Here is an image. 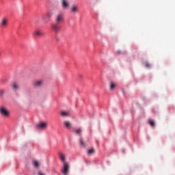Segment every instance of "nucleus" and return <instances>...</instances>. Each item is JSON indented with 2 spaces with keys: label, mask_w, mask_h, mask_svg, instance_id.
<instances>
[{
  "label": "nucleus",
  "mask_w": 175,
  "mask_h": 175,
  "mask_svg": "<svg viewBox=\"0 0 175 175\" xmlns=\"http://www.w3.org/2000/svg\"><path fill=\"white\" fill-rule=\"evenodd\" d=\"M0 114L4 118H9L10 116L9 109L5 106H0Z\"/></svg>",
  "instance_id": "nucleus-1"
},
{
  "label": "nucleus",
  "mask_w": 175,
  "mask_h": 175,
  "mask_svg": "<svg viewBox=\"0 0 175 175\" xmlns=\"http://www.w3.org/2000/svg\"><path fill=\"white\" fill-rule=\"evenodd\" d=\"M55 21L57 24H62L65 21L64 14L63 13L56 14L55 16Z\"/></svg>",
  "instance_id": "nucleus-2"
},
{
  "label": "nucleus",
  "mask_w": 175,
  "mask_h": 175,
  "mask_svg": "<svg viewBox=\"0 0 175 175\" xmlns=\"http://www.w3.org/2000/svg\"><path fill=\"white\" fill-rule=\"evenodd\" d=\"M70 172V164L68 162H64L63 168L62 169V173L63 175H68Z\"/></svg>",
  "instance_id": "nucleus-3"
},
{
  "label": "nucleus",
  "mask_w": 175,
  "mask_h": 175,
  "mask_svg": "<svg viewBox=\"0 0 175 175\" xmlns=\"http://www.w3.org/2000/svg\"><path fill=\"white\" fill-rule=\"evenodd\" d=\"M8 25V18L3 17L1 20L0 27L2 29H5Z\"/></svg>",
  "instance_id": "nucleus-4"
},
{
  "label": "nucleus",
  "mask_w": 175,
  "mask_h": 175,
  "mask_svg": "<svg viewBox=\"0 0 175 175\" xmlns=\"http://www.w3.org/2000/svg\"><path fill=\"white\" fill-rule=\"evenodd\" d=\"M44 85L43 80H36L33 81L32 85L34 88H41Z\"/></svg>",
  "instance_id": "nucleus-5"
},
{
  "label": "nucleus",
  "mask_w": 175,
  "mask_h": 175,
  "mask_svg": "<svg viewBox=\"0 0 175 175\" xmlns=\"http://www.w3.org/2000/svg\"><path fill=\"white\" fill-rule=\"evenodd\" d=\"M36 129L40 130H45L48 127V123L46 122H41L36 125Z\"/></svg>",
  "instance_id": "nucleus-6"
},
{
  "label": "nucleus",
  "mask_w": 175,
  "mask_h": 175,
  "mask_svg": "<svg viewBox=\"0 0 175 175\" xmlns=\"http://www.w3.org/2000/svg\"><path fill=\"white\" fill-rule=\"evenodd\" d=\"M51 29L55 33H59L60 31L59 23H53L51 24Z\"/></svg>",
  "instance_id": "nucleus-7"
},
{
  "label": "nucleus",
  "mask_w": 175,
  "mask_h": 175,
  "mask_svg": "<svg viewBox=\"0 0 175 175\" xmlns=\"http://www.w3.org/2000/svg\"><path fill=\"white\" fill-rule=\"evenodd\" d=\"M53 15L51 12H46L42 16V20L44 22H48L49 20H50L52 18Z\"/></svg>",
  "instance_id": "nucleus-8"
},
{
  "label": "nucleus",
  "mask_w": 175,
  "mask_h": 175,
  "mask_svg": "<svg viewBox=\"0 0 175 175\" xmlns=\"http://www.w3.org/2000/svg\"><path fill=\"white\" fill-rule=\"evenodd\" d=\"M61 5H62V8L65 10L68 9L70 6V3L68 0H62Z\"/></svg>",
  "instance_id": "nucleus-9"
},
{
  "label": "nucleus",
  "mask_w": 175,
  "mask_h": 175,
  "mask_svg": "<svg viewBox=\"0 0 175 175\" xmlns=\"http://www.w3.org/2000/svg\"><path fill=\"white\" fill-rule=\"evenodd\" d=\"M11 88L13 91L16 92L20 89V85L16 82H14L11 84Z\"/></svg>",
  "instance_id": "nucleus-10"
},
{
  "label": "nucleus",
  "mask_w": 175,
  "mask_h": 175,
  "mask_svg": "<svg viewBox=\"0 0 175 175\" xmlns=\"http://www.w3.org/2000/svg\"><path fill=\"white\" fill-rule=\"evenodd\" d=\"M59 158L61 160V161H62L64 163H67V161H66V156L65 153L60 152L59 153Z\"/></svg>",
  "instance_id": "nucleus-11"
},
{
  "label": "nucleus",
  "mask_w": 175,
  "mask_h": 175,
  "mask_svg": "<svg viewBox=\"0 0 175 175\" xmlns=\"http://www.w3.org/2000/svg\"><path fill=\"white\" fill-rule=\"evenodd\" d=\"M79 5H72L71 7V12L73 13L74 14H76V13H79Z\"/></svg>",
  "instance_id": "nucleus-12"
},
{
  "label": "nucleus",
  "mask_w": 175,
  "mask_h": 175,
  "mask_svg": "<svg viewBox=\"0 0 175 175\" xmlns=\"http://www.w3.org/2000/svg\"><path fill=\"white\" fill-rule=\"evenodd\" d=\"M64 126L67 129H72V123L70 121H68V120L64 121Z\"/></svg>",
  "instance_id": "nucleus-13"
},
{
  "label": "nucleus",
  "mask_w": 175,
  "mask_h": 175,
  "mask_svg": "<svg viewBox=\"0 0 175 175\" xmlns=\"http://www.w3.org/2000/svg\"><path fill=\"white\" fill-rule=\"evenodd\" d=\"M33 34L36 37H42L44 36V33L42 31H40V30H36L33 32Z\"/></svg>",
  "instance_id": "nucleus-14"
},
{
  "label": "nucleus",
  "mask_w": 175,
  "mask_h": 175,
  "mask_svg": "<svg viewBox=\"0 0 175 175\" xmlns=\"http://www.w3.org/2000/svg\"><path fill=\"white\" fill-rule=\"evenodd\" d=\"M60 116L62 117L66 118V117H69L70 116V113L68 111H62L60 112Z\"/></svg>",
  "instance_id": "nucleus-15"
},
{
  "label": "nucleus",
  "mask_w": 175,
  "mask_h": 175,
  "mask_svg": "<svg viewBox=\"0 0 175 175\" xmlns=\"http://www.w3.org/2000/svg\"><path fill=\"white\" fill-rule=\"evenodd\" d=\"M73 133L77 135L81 136L82 129H75L73 131Z\"/></svg>",
  "instance_id": "nucleus-16"
},
{
  "label": "nucleus",
  "mask_w": 175,
  "mask_h": 175,
  "mask_svg": "<svg viewBox=\"0 0 175 175\" xmlns=\"http://www.w3.org/2000/svg\"><path fill=\"white\" fill-rule=\"evenodd\" d=\"M79 142H80L81 146L83 148H85L87 146L86 142H85V141L82 138L79 139Z\"/></svg>",
  "instance_id": "nucleus-17"
},
{
  "label": "nucleus",
  "mask_w": 175,
  "mask_h": 175,
  "mask_svg": "<svg viewBox=\"0 0 175 175\" xmlns=\"http://www.w3.org/2000/svg\"><path fill=\"white\" fill-rule=\"evenodd\" d=\"M95 153V150L94 148H90L88 150V155H93Z\"/></svg>",
  "instance_id": "nucleus-18"
},
{
  "label": "nucleus",
  "mask_w": 175,
  "mask_h": 175,
  "mask_svg": "<svg viewBox=\"0 0 175 175\" xmlns=\"http://www.w3.org/2000/svg\"><path fill=\"white\" fill-rule=\"evenodd\" d=\"M148 123L151 126V127H152V128L155 127V122H154V120H152L151 119H149L148 120Z\"/></svg>",
  "instance_id": "nucleus-19"
},
{
  "label": "nucleus",
  "mask_w": 175,
  "mask_h": 175,
  "mask_svg": "<svg viewBox=\"0 0 175 175\" xmlns=\"http://www.w3.org/2000/svg\"><path fill=\"white\" fill-rule=\"evenodd\" d=\"M116 88V84L113 82L110 83V90H113Z\"/></svg>",
  "instance_id": "nucleus-20"
},
{
  "label": "nucleus",
  "mask_w": 175,
  "mask_h": 175,
  "mask_svg": "<svg viewBox=\"0 0 175 175\" xmlns=\"http://www.w3.org/2000/svg\"><path fill=\"white\" fill-rule=\"evenodd\" d=\"M1 83L2 84H5V83H8V79H7V78H2V79H1Z\"/></svg>",
  "instance_id": "nucleus-21"
},
{
  "label": "nucleus",
  "mask_w": 175,
  "mask_h": 175,
  "mask_svg": "<svg viewBox=\"0 0 175 175\" xmlns=\"http://www.w3.org/2000/svg\"><path fill=\"white\" fill-rule=\"evenodd\" d=\"M33 165L35 167H39V163L38 161H33Z\"/></svg>",
  "instance_id": "nucleus-22"
},
{
  "label": "nucleus",
  "mask_w": 175,
  "mask_h": 175,
  "mask_svg": "<svg viewBox=\"0 0 175 175\" xmlns=\"http://www.w3.org/2000/svg\"><path fill=\"white\" fill-rule=\"evenodd\" d=\"M5 93V90H3V89L0 90V97H3Z\"/></svg>",
  "instance_id": "nucleus-23"
},
{
  "label": "nucleus",
  "mask_w": 175,
  "mask_h": 175,
  "mask_svg": "<svg viewBox=\"0 0 175 175\" xmlns=\"http://www.w3.org/2000/svg\"><path fill=\"white\" fill-rule=\"evenodd\" d=\"M146 68H150V64L146 63Z\"/></svg>",
  "instance_id": "nucleus-24"
},
{
  "label": "nucleus",
  "mask_w": 175,
  "mask_h": 175,
  "mask_svg": "<svg viewBox=\"0 0 175 175\" xmlns=\"http://www.w3.org/2000/svg\"><path fill=\"white\" fill-rule=\"evenodd\" d=\"M38 175H45L44 174H43L42 172H38Z\"/></svg>",
  "instance_id": "nucleus-25"
},
{
  "label": "nucleus",
  "mask_w": 175,
  "mask_h": 175,
  "mask_svg": "<svg viewBox=\"0 0 175 175\" xmlns=\"http://www.w3.org/2000/svg\"><path fill=\"white\" fill-rule=\"evenodd\" d=\"M118 54H120V53H121V52H120V51H118Z\"/></svg>",
  "instance_id": "nucleus-26"
},
{
  "label": "nucleus",
  "mask_w": 175,
  "mask_h": 175,
  "mask_svg": "<svg viewBox=\"0 0 175 175\" xmlns=\"http://www.w3.org/2000/svg\"><path fill=\"white\" fill-rule=\"evenodd\" d=\"M0 55H1V52L0 51Z\"/></svg>",
  "instance_id": "nucleus-27"
}]
</instances>
